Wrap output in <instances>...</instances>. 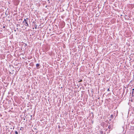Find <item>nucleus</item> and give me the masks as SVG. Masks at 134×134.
Instances as JSON below:
<instances>
[{
  "label": "nucleus",
  "instance_id": "nucleus-11",
  "mask_svg": "<svg viewBox=\"0 0 134 134\" xmlns=\"http://www.w3.org/2000/svg\"><path fill=\"white\" fill-rule=\"evenodd\" d=\"M48 1H49V0H47Z\"/></svg>",
  "mask_w": 134,
  "mask_h": 134
},
{
  "label": "nucleus",
  "instance_id": "nucleus-8",
  "mask_svg": "<svg viewBox=\"0 0 134 134\" xmlns=\"http://www.w3.org/2000/svg\"><path fill=\"white\" fill-rule=\"evenodd\" d=\"M26 19V20H28L29 19V18H27Z\"/></svg>",
  "mask_w": 134,
  "mask_h": 134
},
{
  "label": "nucleus",
  "instance_id": "nucleus-2",
  "mask_svg": "<svg viewBox=\"0 0 134 134\" xmlns=\"http://www.w3.org/2000/svg\"><path fill=\"white\" fill-rule=\"evenodd\" d=\"M112 126L111 125H109L108 126V128L109 129H111V130L112 129Z\"/></svg>",
  "mask_w": 134,
  "mask_h": 134
},
{
  "label": "nucleus",
  "instance_id": "nucleus-10",
  "mask_svg": "<svg viewBox=\"0 0 134 134\" xmlns=\"http://www.w3.org/2000/svg\"><path fill=\"white\" fill-rule=\"evenodd\" d=\"M35 29H37V27H36H36H35Z\"/></svg>",
  "mask_w": 134,
  "mask_h": 134
},
{
  "label": "nucleus",
  "instance_id": "nucleus-3",
  "mask_svg": "<svg viewBox=\"0 0 134 134\" xmlns=\"http://www.w3.org/2000/svg\"><path fill=\"white\" fill-rule=\"evenodd\" d=\"M40 66V64H36V66L37 67H38L39 66Z\"/></svg>",
  "mask_w": 134,
  "mask_h": 134
},
{
  "label": "nucleus",
  "instance_id": "nucleus-5",
  "mask_svg": "<svg viewBox=\"0 0 134 134\" xmlns=\"http://www.w3.org/2000/svg\"><path fill=\"white\" fill-rule=\"evenodd\" d=\"M15 133L16 134H18V132L16 131H15Z\"/></svg>",
  "mask_w": 134,
  "mask_h": 134
},
{
  "label": "nucleus",
  "instance_id": "nucleus-4",
  "mask_svg": "<svg viewBox=\"0 0 134 134\" xmlns=\"http://www.w3.org/2000/svg\"><path fill=\"white\" fill-rule=\"evenodd\" d=\"M134 91V89L133 88L132 89V94H133Z\"/></svg>",
  "mask_w": 134,
  "mask_h": 134
},
{
  "label": "nucleus",
  "instance_id": "nucleus-6",
  "mask_svg": "<svg viewBox=\"0 0 134 134\" xmlns=\"http://www.w3.org/2000/svg\"><path fill=\"white\" fill-rule=\"evenodd\" d=\"M82 81V80H80L79 81V82H81Z\"/></svg>",
  "mask_w": 134,
  "mask_h": 134
},
{
  "label": "nucleus",
  "instance_id": "nucleus-7",
  "mask_svg": "<svg viewBox=\"0 0 134 134\" xmlns=\"http://www.w3.org/2000/svg\"><path fill=\"white\" fill-rule=\"evenodd\" d=\"M107 91H110V90H109V88H108V90H107Z\"/></svg>",
  "mask_w": 134,
  "mask_h": 134
},
{
  "label": "nucleus",
  "instance_id": "nucleus-9",
  "mask_svg": "<svg viewBox=\"0 0 134 134\" xmlns=\"http://www.w3.org/2000/svg\"><path fill=\"white\" fill-rule=\"evenodd\" d=\"M3 27L4 28H5V26H3Z\"/></svg>",
  "mask_w": 134,
  "mask_h": 134
},
{
  "label": "nucleus",
  "instance_id": "nucleus-1",
  "mask_svg": "<svg viewBox=\"0 0 134 134\" xmlns=\"http://www.w3.org/2000/svg\"><path fill=\"white\" fill-rule=\"evenodd\" d=\"M25 22V25L26 26H29V25L27 23V21L26 20V19H24V21L23 22V23H24Z\"/></svg>",
  "mask_w": 134,
  "mask_h": 134
}]
</instances>
